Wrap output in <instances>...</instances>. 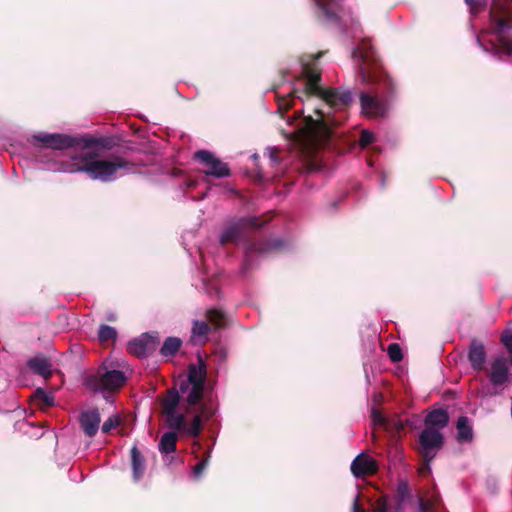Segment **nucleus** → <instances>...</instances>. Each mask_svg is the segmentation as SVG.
I'll use <instances>...</instances> for the list:
<instances>
[{
	"mask_svg": "<svg viewBox=\"0 0 512 512\" xmlns=\"http://www.w3.org/2000/svg\"><path fill=\"white\" fill-rule=\"evenodd\" d=\"M324 55V52L303 55L300 59L302 64L301 75L306 79L303 91L293 90L286 96L278 99L279 110H289L294 104V97L297 93L306 96H317L321 98L326 109L317 108L314 119L307 116L303 125L299 128L303 140L311 147L318 149L329 143L333 136V128L341 125L347 118L346 109L352 102V91L339 88H323L320 86L321 68L317 60Z\"/></svg>",
	"mask_w": 512,
	"mask_h": 512,
	"instance_id": "1",
	"label": "nucleus"
},
{
	"mask_svg": "<svg viewBox=\"0 0 512 512\" xmlns=\"http://www.w3.org/2000/svg\"><path fill=\"white\" fill-rule=\"evenodd\" d=\"M134 167L132 161L117 155L110 154L106 158H100L94 151H86L75 154L70 160L61 161L58 171L64 173H86L92 180L111 182L116 179L119 170H129Z\"/></svg>",
	"mask_w": 512,
	"mask_h": 512,
	"instance_id": "2",
	"label": "nucleus"
},
{
	"mask_svg": "<svg viewBox=\"0 0 512 512\" xmlns=\"http://www.w3.org/2000/svg\"><path fill=\"white\" fill-rule=\"evenodd\" d=\"M353 57L358 61L359 73L364 83L379 84L385 97L393 92V81L383 70L381 60L370 39L364 38L360 41L353 50Z\"/></svg>",
	"mask_w": 512,
	"mask_h": 512,
	"instance_id": "3",
	"label": "nucleus"
},
{
	"mask_svg": "<svg viewBox=\"0 0 512 512\" xmlns=\"http://www.w3.org/2000/svg\"><path fill=\"white\" fill-rule=\"evenodd\" d=\"M197 364L188 366V375L186 380H182L180 391L187 392L186 401L189 403L196 400L204 407V414L201 416H214L218 410V402L211 392L205 390V382L207 377V367L204 359L200 354L197 355ZM194 416H200L195 414Z\"/></svg>",
	"mask_w": 512,
	"mask_h": 512,
	"instance_id": "4",
	"label": "nucleus"
},
{
	"mask_svg": "<svg viewBox=\"0 0 512 512\" xmlns=\"http://www.w3.org/2000/svg\"><path fill=\"white\" fill-rule=\"evenodd\" d=\"M126 381L127 377L123 371L111 368L105 361L96 372L84 378V385L93 392L102 393L106 402L112 404L114 395L120 391Z\"/></svg>",
	"mask_w": 512,
	"mask_h": 512,
	"instance_id": "5",
	"label": "nucleus"
},
{
	"mask_svg": "<svg viewBox=\"0 0 512 512\" xmlns=\"http://www.w3.org/2000/svg\"><path fill=\"white\" fill-rule=\"evenodd\" d=\"M167 426L173 431L163 434L159 442V450L163 454L175 451L177 433L197 436L202 427V418H167Z\"/></svg>",
	"mask_w": 512,
	"mask_h": 512,
	"instance_id": "6",
	"label": "nucleus"
},
{
	"mask_svg": "<svg viewBox=\"0 0 512 512\" xmlns=\"http://www.w3.org/2000/svg\"><path fill=\"white\" fill-rule=\"evenodd\" d=\"M187 392L182 393L180 391V385L178 388H170L166 391V394L161 399L162 413L163 416H194L195 414H204V407L200 402L193 400L189 403L186 401Z\"/></svg>",
	"mask_w": 512,
	"mask_h": 512,
	"instance_id": "7",
	"label": "nucleus"
},
{
	"mask_svg": "<svg viewBox=\"0 0 512 512\" xmlns=\"http://www.w3.org/2000/svg\"><path fill=\"white\" fill-rule=\"evenodd\" d=\"M448 423V418H425L424 429L419 436L421 453L424 460L431 462L443 446L440 429Z\"/></svg>",
	"mask_w": 512,
	"mask_h": 512,
	"instance_id": "8",
	"label": "nucleus"
},
{
	"mask_svg": "<svg viewBox=\"0 0 512 512\" xmlns=\"http://www.w3.org/2000/svg\"><path fill=\"white\" fill-rule=\"evenodd\" d=\"M489 14L499 33L501 50L508 56L512 55V39L501 34L504 29H512V0H492Z\"/></svg>",
	"mask_w": 512,
	"mask_h": 512,
	"instance_id": "9",
	"label": "nucleus"
},
{
	"mask_svg": "<svg viewBox=\"0 0 512 512\" xmlns=\"http://www.w3.org/2000/svg\"><path fill=\"white\" fill-rule=\"evenodd\" d=\"M269 221L270 219H263L262 217L248 216L240 218L235 223L229 225L223 230L220 236V243L222 245L228 243H238L246 230L260 229Z\"/></svg>",
	"mask_w": 512,
	"mask_h": 512,
	"instance_id": "10",
	"label": "nucleus"
},
{
	"mask_svg": "<svg viewBox=\"0 0 512 512\" xmlns=\"http://www.w3.org/2000/svg\"><path fill=\"white\" fill-rule=\"evenodd\" d=\"M285 247V242L281 238L262 239L249 242L245 248V259L243 262V272H247L253 266V257L267 256L271 253L278 252Z\"/></svg>",
	"mask_w": 512,
	"mask_h": 512,
	"instance_id": "11",
	"label": "nucleus"
},
{
	"mask_svg": "<svg viewBox=\"0 0 512 512\" xmlns=\"http://www.w3.org/2000/svg\"><path fill=\"white\" fill-rule=\"evenodd\" d=\"M205 315L207 321H193V337L205 338L211 331H217L227 326V315L224 311L211 308L206 311Z\"/></svg>",
	"mask_w": 512,
	"mask_h": 512,
	"instance_id": "12",
	"label": "nucleus"
},
{
	"mask_svg": "<svg viewBox=\"0 0 512 512\" xmlns=\"http://www.w3.org/2000/svg\"><path fill=\"white\" fill-rule=\"evenodd\" d=\"M33 145L40 143L43 147L53 150H66L71 147H81V137H73L61 133H40L33 135Z\"/></svg>",
	"mask_w": 512,
	"mask_h": 512,
	"instance_id": "13",
	"label": "nucleus"
},
{
	"mask_svg": "<svg viewBox=\"0 0 512 512\" xmlns=\"http://www.w3.org/2000/svg\"><path fill=\"white\" fill-rule=\"evenodd\" d=\"M194 159L199 161L205 169L203 172L208 176L215 178L228 177L231 174L230 168L219 158H217L212 152L208 150H198L194 154Z\"/></svg>",
	"mask_w": 512,
	"mask_h": 512,
	"instance_id": "14",
	"label": "nucleus"
},
{
	"mask_svg": "<svg viewBox=\"0 0 512 512\" xmlns=\"http://www.w3.org/2000/svg\"><path fill=\"white\" fill-rule=\"evenodd\" d=\"M158 344V333H144L139 338L130 341L127 350L132 355L145 358L156 351Z\"/></svg>",
	"mask_w": 512,
	"mask_h": 512,
	"instance_id": "15",
	"label": "nucleus"
},
{
	"mask_svg": "<svg viewBox=\"0 0 512 512\" xmlns=\"http://www.w3.org/2000/svg\"><path fill=\"white\" fill-rule=\"evenodd\" d=\"M360 105L362 113L370 118L383 117L388 109L387 101L380 99L377 95L360 93Z\"/></svg>",
	"mask_w": 512,
	"mask_h": 512,
	"instance_id": "16",
	"label": "nucleus"
},
{
	"mask_svg": "<svg viewBox=\"0 0 512 512\" xmlns=\"http://www.w3.org/2000/svg\"><path fill=\"white\" fill-rule=\"evenodd\" d=\"M510 366H512V357H496L491 362L490 369L486 370L489 381L494 386H500L506 383L508 381Z\"/></svg>",
	"mask_w": 512,
	"mask_h": 512,
	"instance_id": "17",
	"label": "nucleus"
},
{
	"mask_svg": "<svg viewBox=\"0 0 512 512\" xmlns=\"http://www.w3.org/2000/svg\"><path fill=\"white\" fill-rule=\"evenodd\" d=\"M351 472L356 478L374 475L378 471L377 461L367 453H360L351 463Z\"/></svg>",
	"mask_w": 512,
	"mask_h": 512,
	"instance_id": "18",
	"label": "nucleus"
},
{
	"mask_svg": "<svg viewBox=\"0 0 512 512\" xmlns=\"http://www.w3.org/2000/svg\"><path fill=\"white\" fill-rule=\"evenodd\" d=\"M467 357L473 370H486L485 363L487 352L484 344L480 340L476 338L471 339Z\"/></svg>",
	"mask_w": 512,
	"mask_h": 512,
	"instance_id": "19",
	"label": "nucleus"
},
{
	"mask_svg": "<svg viewBox=\"0 0 512 512\" xmlns=\"http://www.w3.org/2000/svg\"><path fill=\"white\" fill-rule=\"evenodd\" d=\"M14 428L30 438H39L44 434V426L40 422L29 421V418H19Z\"/></svg>",
	"mask_w": 512,
	"mask_h": 512,
	"instance_id": "20",
	"label": "nucleus"
},
{
	"mask_svg": "<svg viewBox=\"0 0 512 512\" xmlns=\"http://www.w3.org/2000/svg\"><path fill=\"white\" fill-rule=\"evenodd\" d=\"M27 366L34 374L40 375L45 379H49L52 376V364L49 358L44 355L28 359Z\"/></svg>",
	"mask_w": 512,
	"mask_h": 512,
	"instance_id": "21",
	"label": "nucleus"
},
{
	"mask_svg": "<svg viewBox=\"0 0 512 512\" xmlns=\"http://www.w3.org/2000/svg\"><path fill=\"white\" fill-rule=\"evenodd\" d=\"M116 145L113 137H94V136H83L81 137V147L83 149H90L98 147L103 150H111Z\"/></svg>",
	"mask_w": 512,
	"mask_h": 512,
	"instance_id": "22",
	"label": "nucleus"
},
{
	"mask_svg": "<svg viewBox=\"0 0 512 512\" xmlns=\"http://www.w3.org/2000/svg\"><path fill=\"white\" fill-rule=\"evenodd\" d=\"M457 441L459 443H470L473 440V429L469 418H458L456 425Z\"/></svg>",
	"mask_w": 512,
	"mask_h": 512,
	"instance_id": "23",
	"label": "nucleus"
},
{
	"mask_svg": "<svg viewBox=\"0 0 512 512\" xmlns=\"http://www.w3.org/2000/svg\"><path fill=\"white\" fill-rule=\"evenodd\" d=\"M183 342L179 337H167L161 346L159 353L162 357H173L180 350Z\"/></svg>",
	"mask_w": 512,
	"mask_h": 512,
	"instance_id": "24",
	"label": "nucleus"
},
{
	"mask_svg": "<svg viewBox=\"0 0 512 512\" xmlns=\"http://www.w3.org/2000/svg\"><path fill=\"white\" fill-rule=\"evenodd\" d=\"M335 0H314L318 9V17H323L328 21H334L337 17L333 4Z\"/></svg>",
	"mask_w": 512,
	"mask_h": 512,
	"instance_id": "25",
	"label": "nucleus"
},
{
	"mask_svg": "<svg viewBox=\"0 0 512 512\" xmlns=\"http://www.w3.org/2000/svg\"><path fill=\"white\" fill-rule=\"evenodd\" d=\"M131 458H132V470H133V478L135 481H139L145 471V463L144 458L141 453L137 449L136 446H133L131 449Z\"/></svg>",
	"mask_w": 512,
	"mask_h": 512,
	"instance_id": "26",
	"label": "nucleus"
},
{
	"mask_svg": "<svg viewBox=\"0 0 512 512\" xmlns=\"http://www.w3.org/2000/svg\"><path fill=\"white\" fill-rule=\"evenodd\" d=\"M34 401L39 406L41 412H45L47 407H50L54 403V397L50 394L45 393L42 389H37L34 394Z\"/></svg>",
	"mask_w": 512,
	"mask_h": 512,
	"instance_id": "27",
	"label": "nucleus"
},
{
	"mask_svg": "<svg viewBox=\"0 0 512 512\" xmlns=\"http://www.w3.org/2000/svg\"><path fill=\"white\" fill-rule=\"evenodd\" d=\"M80 426L85 434L92 437L96 434L100 425V418H79Z\"/></svg>",
	"mask_w": 512,
	"mask_h": 512,
	"instance_id": "28",
	"label": "nucleus"
},
{
	"mask_svg": "<svg viewBox=\"0 0 512 512\" xmlns=\"http://www.w3.org/2000/svg\"><path fill=\"white\" fill-rule=\"evenodd\" d=\"M117 331L114 327L102 324L99 327L98 331V339L101 343H106L109 341H115L117 338Z\"/></svg>",
	"mask_w": 512,
	"mask_h": 512,
	"instance_id": "29",
	"label": "nucleus"
},
{
	"mask_svg": "<svg viewBox=\"0 0 512 512\" xmlns=\"http://www.w3.org/2000/svg\"><path fill=\"white\" fill-rule=\"evenodd\" d=\"M387 354L390 360L394 363L400 362L403 359L402 349L398 343L389 344Z\"/></svg>",
	"mask_w": 512,
	"mask_h": 512,
	"instance_id": "30",
	"label": "nucleus"
},
{
	"mask_svg": "<svg viewBox=\"0 0 512 512\" xmlns=\"http://www.w3.org/2000/svg\"><path fill=\"white\" fill-rule=\"evenodd\" d=\"M419 511L420 512H439V502L438 499H428V500H420L419 503Z\"/></svg>",
	"mask_w": 512,
	"mask_h": 512,
	"instance_id": "31",
	"label": "nucleus"
},
{
	"mask_svg": "<svg viewBox=\"0 0 512 512\" xmlns=\"http://www.w3.org/2000/svg\"><path fill=\"white\" fill-rule=\"evenodd\" d=\"M464 1L469 6L471 13L474 15L483 12L487 6L486 0H464Z\"/></svg>",
	"mask_w": 512,
	"mask_h": 512,
	"instance_id": "32",
	"label": "nucleus"
},
{
	"mask_svg": "<svg viewBox=\"0 0 512 512\" xmlns=\"http://www.w3.org/2000/svg\"><path fill=\"white\" fill-rule=\"evenodd\" d=\"M374 140H375V136L371 131L362 130L360 133L358 143L362 148H365V147L369 146L370 144H372L374 142Z\"/></svg>",
	"mask_w": 512,
	"mask_h": 512,
	"instance_id": "33",
	"label": "nucleus"
},
{
	"mask_svg": "<svg viewBox=\"0 0 512 512\" xmlns=\"http://www.w3.org/2000/svg\"><path fill=\"white\" fill-rule=\"evenodd\" d=\"M501 343L508 350L509 354L512 357V329H506L503 331L500 337Z\"/></svg>",
	"mask_w": 512,
	"mask_h": 512,
	"instance_id": "34",
	"label": "nucleus"
},
{
	"mask_svg": "<svg viewBox=\"0 0 512 512\" xmlns=\"http://www.w3.org/2000/svg\"><path fill=\"white\" fill-rule=\"evenodd\" d=\"M382 398H383V396L381 393H375L373 395V404L371 407V415L370 416H373V417L384 416L382 411H380L377 407L378 405L381 404Z\"/></svg>",
	"mask_w": 512,
	"mask_h": 512,
	"instance_id": "35",
	"label": "nucleus"
},
{
	"mask_svg": "<svg viewBox=\"0 0 512 512\" xmlns=\"http://www.w3.org/2000/svg\"><path fill=\"white\" fill-rule=\"evenodd\" d=\"M397 493H398V496L400 497L401 501H403L405 498H407L409 496V494H410V487H409V484H408L407 481L401 480L398 483Z\"/></svg>",
	"mask_w": 512,
	"mask_h": 512,
	"instance_id": "36",
	"label": "nucleus"
},
{
	"mask_svg": "<svg viewBox=\"0 0 512 512\" xmlns=\"http://www.w3.org/2000/svg\"><path fill=\"white\" fill-rule=\"evenodd\" d=\"M121 424V418H108L102 425V432L108 433L112 429L117 428Z\"/></svg>",
	"mask_w": 512,
	"mask_h": 512,
	"instance_id": "37",
	"label": "nucleus"
},
{
	"mask_svg": "<svg viewBox=\"0 0 512 512\" xmlns=\"http://www.w3.org/2000/svg\"><path fill=\"white\" fill-rule=\"evenodd\" d=\"M375 512H387L388 511V499L386 497L379 498L373 505Z\"/></svg>",
	"mask_w": 512,
	"mask_h": 512,
	"instance_id": "38",
	"label": "nucleus"
},
{
	"mask_svg": "<svg viewBox=\"0 0 512 512\" xmlns=\"http://www.w3.org/2000/svg\"><path fill=\"white\" fill-rule=\"evenodd\" d=\"M208 465V458L201 460L194 468H193V476L195 478L200 477L202 472L206 469Z\"/></svg>",
	"mask_w": 512,
	"mask_h": 512,
	"instance_id": "39",
	"label": "nucleus"
},
{
	"mask_svg": "<svg viewBox=\"0 0 512 512\" xmlns=\"http://www.w3.org/2000/svg\"><path fill=\"white\" fill-rule=\"evenodd\" d=\"M426 414L424 416H431V417H434V416H449L450 415V411L448 410V408H437V409H432V410H429V411H425Z\"/></svg>",
	"mask_w": 512,
	"mask_h": 512,
	"instance_id": "40",
	"label": "nucleus"
},
{
	"mask_svg": "<svg viewBox=\"0 0 512 512\" xmlns=\"http://www.w3.org/2000/svg\"><path fill=\"white\" fill-rule=\"evenodd\" d=\"M352 512H364L359 503V495H357L353 501Z\"/></svg>",
	"mask_w": 512,
	"mask_h": 512,
	"instance_id": "41",
	"label": "nucleus"
},
{
	"mask_svg": "<svg viewBox=\"0 0 512 512\" xmlns=\"http://www.w3.org/2000/svg\"><path fill=\"white\" fill-rule=\"evenodd\" d=\"M419 473L422 476H425V475L429 474L430 473V462H427L425 460V464L419 469Z\"/></svg>",
	"mask_w": 512,
	"mask_h": 512,
	"instance_id": "42",
	"label": "nucleus"
},
{
	"mask_svg": "<svg viewBox=\"0 0 512 512\" xmlns=\"http://www.w3.org/2000/svg\"><path fill=\"white\" fill-rule=\"evenodd\" d=\"M374 420H375V422H374L375 425L383 426V425L387 424L388 418L379 417V418H374Z\"/></svg>",
	"mask_w": 512,
	"mask_h": 512,
	"instance_id": "43",
	"label": "nucleus"
},
{
	"mask_svg": "<svg viewBox=\"0 0 512 512\" xmlns=\"http://www.w3.org/2000/svg\"><path fill=\"white\" fill-rule=\"evenodd\" d=\"M100 413L98 411V409H95L91 412V414H88L86 412H82L80 416H93V417H96V416H99Z\"/></svg>",
	"mask_w": 512,
	"mask_h": 512,
	"instance_id": "44",
	"label": "nucleus"
},
{
	"mask_svg": "<svg viewBox=\"0 0 512 512\" xmlns=\"http://www.w3.org/2000/svg\"><path fill=\"white\" fill-rule=\"evenodd\" d=\"M271 159L275 161L277 159V151L271 153Z\"/></svg>",
	"mask_w": 512,
	"mask_h": 512,
	"instance_id": "45",
	"label": "nucleus"
},
{
	"mask_svg": "<svg viewBox=\"0 0 512 512\" xmlns=\"http://www.w3.org/2000/svg\"><path fill=\"white\" fill-rule=\"evenodd\" d=\"M111 416L119 417V416H121V415H120L118 412H115V413H113Z\"/></svg>",
	"mask_w": 512,
	"mask_h": 512,
	"instance_id": "46",
	"label": "nucleus"
},
{
	"mask_svg": "<svg viewBox=\"0 0 512 512\" xmlns=\"http://www.w3.org/2000/svg\"><path fill=\"white\" fill-rule=\"evenodd\" d=\"M510 410H511V416H512V406H511Z\"/></svg>",
	"mask_w": 512,
	"mask_h": 512,
	"instance_id": "47",
	"label": "nucleus"
}]
</instances>
